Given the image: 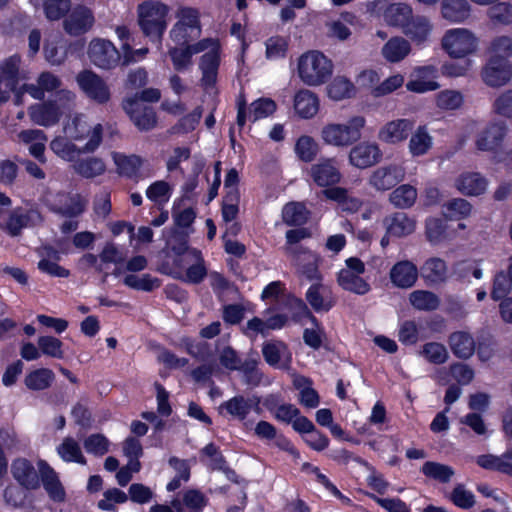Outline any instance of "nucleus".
<instances>
[{
  "instance_id": "1",
  "label": "nucleus",
  "mask_w": 512,
  "mask_h": 512,
  "mask_svg": "<svg viewBox=\"0 0 512 512\" xmlns=\"http://www.w3.org/2000/svg\"><path fill=\"white\" fill-rule=\"evenodd\" d=\"M170 8L159 0H146L138 5V25L143 34L152 41L161 42L167 29Z\"/></svg>"
},
{
  "instance_id": "2",
  "label": "nucleus",
  "mask_w": 512,
  "mask_h": 512,
  "mask_svg": "<svg viewBox=\"0 0 512 512\" xmlns=\"http://www.w3.org/2000/svg\"><path fill=\"white\" fill-rule=\"evenodd\" d=\"M365 122L364 117L354 116L344 124L328 123L322 127L320 137L326 145L347 148L360 140Z\"/></svg>"
},
{
  "instance_id": "3",
  "label": "nucleus",
  "mask_w": 512,
  "mask_h": 512,
  "mask_svg": "<svg viewBox=\"0 0 512 512\" xmlns=\"http://www.w3.org/2000/svg\"><path fill=\"white\" fill-rule=\"evenodd\" d=\"M176 22L169 36L176 44H188L201 36L200 11L190 6H179L175 12Z\"/></svg>"
},
{
  "instance_id": "4",
  "label": "nucleus",
  "mask_w": 512,
  "mask_h": 512,
  "mask_svg": "<svg viewBox=\"0 0 512 512\" xmlns=\"http://www.w3.org/2000/svg\"><path fill=\"white\" fill-rule=\"evenodd\" d=\"M333 65L321 52L309 51L298 60V74L309 86H318L331 76Z\"/></svg>"
},
{
  "instance_id": "5",
  "label": "nucleus",
  "mask_w": 512,
  "mask_h": 512,
  "mask_svg": "<svg viewBox=\"0 0 512 512\" xmlns=\"http://www.w3.org/2000/svg\"><path fill=\"white\" fill-rule=\"evenodd\" d=\"M103 127L101 124H96L93 127L92 134L88 142L78 147L73 143V139L64 136H58L50 142L51 150L61 159L72 162L81 155L87 153H93L98 149L102 142Z\"/></svg>"
},
{
  "instance_id": "6",
  "label": "nucleus",
  "mask_w": 512,
  "mask_h": 512,
  "mask_svg": "<svg viewBox=\"0 0 512 512\" xmlns=\"http://www.w3.org/2000/svg\"><path fill=\"white\" fill-rule=\"evenodd\" d=\"M442 48L452 58H464L476 52L478 38L466 28H453L445 32Z\"/></svg>"
},
{
  "instance_id": "7",
  "label": "nucleus",
  "mask_w": 512,
  "mask_h": 512,
  "mask_svg": "<svg viewBox=\"0 0 512 512\" xmlns=\"http://www.w3.org/2000/svg\"><path fill=\"white\" fill-rule=\"evenodd\" d=\"M285 254L291 259L299 276L309 281H321L322 275L319 271L321 257L306 247L285 248Z\"/></svg>"
},
{
  "instance_id": "8",
  "label": "nucleus",
  "mask_w": 512,
  "mask_h": 512,
  "mask_svg": "<svg viewBox=\"0 0 512 512\" xmlns=\"http://www.w3.org/2000/svg\"><path fill=\"white\" fill-rule=\"evenodd\" d=\"M173 250L178 254H183L179 260L175 261L179 267H182L180 262L189 265L185 274L177 272L174 274V277L191 284L201 283L207 275V269L201 252L197 249H189L184 244L177 250L176 248H173Z\"/></svg>"
},
{
  "instance_id": "9",
  "label": "nucleus",
  "mask_w": 512,
  "mask_h": 512,
  "mask_svg": "<svg viewBox=\"0 0 512 512\" xmlns=\"http://www.w3.org/2000/svg\"><path fill=\"white\" fill-rule=\"evenodd\" d=\"M405 176V166L392 162L373 170L368 178V184L376 191L385 192L402 182Z\"/></svg>"
},
{
  "instance_id": "10",
  "label": "nucleus",
  "mask_w": 512,
  "mask_h": 512,
  "mask_svg": "<svg viewBox=\"0 0 512 512\" xmlns=\"http://www.w3.org/2000/svg\"><path fill=\"white\" fill-rule=\"evenodd\" d=\"M90 61L100 69H113L120 62L121 55L114 44L106 39L94 38L88 46Z\"/></svg>"
},
{
  "instance_id": "11",
  "label": "nucleus",
  "mask_w": 512,
  "mask_h": 512,
  "mask_svg": "<svg viewBox=\"0 0 512 512\" xmlns=\"http://www.w3.org/2000/svg\"><path fill=\"white\" fill-rule=\"evenodd\" d=\"M122 107L140 131H149L156 127V112L152 107L140 102L138 96L126 98L122 102Z\"/></svg>"
},
{
  "instance_id": "12",
  "label": "nucleus",
  "mask_w": 512,
  "mask_h": 512,
  "mask_svg": "<svg viewBox=\"0 0 512 512\" xmlns=\"http://www.w3.org/2000/svg\"><path fill=\"white\" fill-rule=\"evenodd\" d=\"M47 205L51 211L67 218L81 215L86 207L85 200L78 194L58 192L47 197Z\"/></svg>"
},
{
  "instance_id": "13",
  "label": "nucleus",
  "mask_w": 512,
  "mask_h": 512,
  "mask_svg": "<svg viewBox=\"0 0 512 512\" xmlns=\"http://www.w3.org/2000/svg\"><path fill=\"white\" fill-rule=\"evenodd\" d=\"M76 81L88 98L99 104L109 101L110 89L106 82L95 72L83 70L77 74Z\"/></svg>"
},
{
  "instance_id": "14",
  "label": "nucleus",
  "mask_w": 512,
  "mask_h": 512,
  "mask_svg": "<svg viewBox=\"0 0 512 512\" xmlns=\"http://www.w3.org/2000/svg\"><path fill=\"white\" fill-rule=\"evenodd\" d=\"M42 215L36 209H24L21 207L13 209L6 222L0 225L11 237L21 235L24 228L33 227L42 222Z\"/></svg>"
},
{
  "instance_id": "15",
  "label": "nucleus",
  "mask_w": 512,
  "mask_h": 512,
  "mask_svg": "<svg viewBox=\"0 0 512 512\" xmlns=\"http://www.w3.org/2000/svg\"><path fill=\"white\" fill-rule=\"evenodd\" d=\"M95 24L93 11L84 5H76L63 20V29L70 36L88 33Z\"/></svg>"
},
{
  "instance_id": "16",
  "label": "nucleus",
  "mask_w": 512,
  "mask_h": 512,
  "mask_svg": "<svg viewBox=\"0 0 512 512\" xmlns=\"http://www.w3.org/2000/svg\"><path fill=\"white\" fill-rule=\"evenodd\" d=\"M382 151L377 143L363 141L353 146L348 155L349 164L358 169H366L379 163Z\"/></svg>"
},
{
  "instance_id": "17",
  "label": "nucleus",
  "mask_w": 512,
  "mask_h": 512,
  "mask_svg": "<svg viewBox=\"0 0 512 512\" xmlns=\"http://www.w3.org/2000/svg\"><path fill=\"white\" fill-rule=\"evenodd\" d=\"M483 82L493 88L506 85L512 78V66L509 60L488 59L481 71Z\"/></svg>"
},
{
  "instance_id": "18",
  "label": "nucleus",
  "mask_w": 512,
  "mask_h": 512,
  "mask_svg": "<svg viewBox=\"0 0 512 512\" xmlns=\"http://www.w3.org/2000/svg\"><path fill=\"white\" fill-rule=\"evenodd\" d=\"M506 133L504 122H491L477 134L475 145L480 151L494 152L501 146Z\"/></svg>"
},
{
  "instance_id": "19",
  "label": "nucleus",
  "mask_w": 512,
  "mask_h": 512,
  "mask_svg": "<svg viewBox=\"0 0 512 512\" xmlns=\"http://www.w3.org/2000/svg\"><path fill=\"white\" fill-rule=\"evenodd\" d=\"M20 58L12 56L0 65V106L10 99L19 83Z\"/></svg>"
},
{
  "instance_id": "20",
  "label": "nucleus",
  "mask_w": 512,
  "mask_h": 512,
  "mask_svg": "<svg viewBox=\"0 0 512 512\" xmlns=\"http://www.w3.org/2000/svg\"><path fill=\"white\" fill-rule=\"evenodd\" d=\"M37 465L42 485L49 498L54 502H64L66 491L57 472L44 460H39Z\"/></svg>"
},
{
  "instance_id": "21",
  "label": "nucleus",
  "mask_w": 512,
  "mask_h": 512,
  "mask_svg": "<svg viewBox=\"0 0 512 512\" xmlns=\"http://www.w3.org/2000/svg\"><path fill=\"white\" fill-rule=\"evenodd\" d=\"M30 120L39 126L50 127L57 124L63 115L61 108L53 101L36 103L28 108Z\"/></svg>"
},
{
  "instance_id": "22",
  "label": "nucleus",
  "mask_w": 512,
  "mask_h": 512,
  "mask_svg": "<svg viewBox=\"0 0 512 512\" xmlns=\"http://www.w3.org/2000/svg\"><path fill=\"white\" fill-rule=\"evenodd\" d=\"M310 175L320 187L334 185L341 180V173L334 158H324L312 165Z\"/></svg>"
},
{
  "instance_id": "23",
  "label": "nucleus",
  "mask_w": 512,
  "mask_h": 512,
  "mask_svg": "<svg viewBox=\"0 0 512 512\" xmlns=\"http://www.w3.org/2000/svg\"><path fill=\"white\" fill-rule=\"evenodd\" d=\"M414 127L409 119H397L386 123L378 132V139L388 144H398L408 138Z\"/></svg>"
},
{
  "instance_id": "24",
  "label": "nucleus",
  "mask_w": 512,
  "mask_h": 512,
  "mask_svg": "<svg viewBox=\"0 0 512 512\" xmlns=\"http://www.w3.org/2000/svg\"><path fill=\"white\" fill-rule=\"evenodd\" d=\"M11 472L15 480L26 489L34 490L40 486L39 473L33 464L25 458L14 460Z\"/></svg>"
},
{
  "instance_id": "25",
  "label": "nucleus",
  "mask_w": 512,
  "mask_h": 512,
  "mask_svg": "<svg viewBox=\"0 0 512 512\" xmlns=\"http://www.w3.org/2000/svg\"><path fill=\"white\" fill-rule=\"evenodd\" d=\"M220 65L219 53L216 48L201 56L199 62V69L201 70L202 77L200 85L204 90L208 91L214 88L217 82L218 69Z\"/></svg>"
},
{
  "instance_id": "26",
  "label": "nucleus",
  "mask_w": 512,
  "mask_h": 512,
  "mask_svg": "<svg viewBox=\"0 0 512 512\" xmlns=\"http://www.w3.org/2000/svg\"><path fill=\"white\" fill-rule=\"evenodd\" d=\"M260 400L257 397H244L237 395L223 402L220 406L229 415L238 420H244L252 410H259Z\"/></svg>"
},
{
  "instance_id": "27",
  "label": "nucleus",
  "mask_w": 512,
  "mask_h": 512,
  "mask_svg": "<svg viewBox=\"0 0 512 512\" xmlns=\"http://www.w3.org/2000/svg\"><path fill=\"white\" fill-rule=\"evenodd\" d=\"M488 182L478 172H464L455 180L456 189L466 196H478L487 189Z\"/></svg>"
},
{
  "instance_id": "28",
  "label": "nucleus",
  "mask_w": 512,
  "mask_h": 512,
  "mask_svg": "<svg viewBox=\"0 0 512 512\" xmlns=\"http://www.w3.org/2000/svg\"><path fill=\"white\" fill-rule=\"evenodd\" d=\"M418 278V269L410 261H400L390 270V280L398 288L407 289L414 286Z\"/></svg>"
},
{
  "instance_id": "29",
  "label": "nucleus",
  "mask_w": 512,
  "mask_h": 512,
  "mask_svg": "<svg viewBox=\"0 0 512 512\" xmlns=\"http://www.w3.org/2000/svg\"><path fill=\"white\" fill-rule=\"evenodd\" d=\"M325 196L337 202L343 212L355 213L362 207V200L350 190L342 187H334L324 190Z\"/></svg>"
},
{
  "instance_id": "30",
  "label": "nucleus",
  "mask_w": 512,
  "mask_h": 512,
  "mask_svg": "<svg viewBox=\"0 0 512 512\" xmlns=\"http://www.w3.org/2000/svg\"><path fill=\"white\" fill-rule=\"evenodd\" d=\"M383 225L387 234L404 237L414 232L415 221L403 212H396L384 218Z\"/></svg>"
},
{
  "instance_id": "31",
  "label": "nucleus",
  "mask_w": 512,
  "mask_h": 512,
  "mask_svg": "<svg viewBox=\"0 0 512 512\" xmlns=\"http://www.w3.org/2000/svg\"><path fill=\"white\" fill-rule=\"evenodd\" d=\"M306 300L316 312L328 311L334 304L330 288L321 281H316L309 287Z\"/></svg>"
},
{
  "instance_id": "32",
  "label": "nucleus",
  "mask_w": 512,
  "mask_h": 512,
  "mask_svg": "<svg viewBox=\"0 0 512 512\" xmlns=\"http://www.w3.org/2000/svg\"><path fill=\"white\" fill-rule=\"evenodd\" d=\"M476 463L483 469L512 476V450L506 451L501 456L493 454L480 455L476 458Z\"/></svg>"
},
{
  "instance_id": "33",
  "label": "nucleus",
  "mask_w": 512,
  "mask_h": 512,
  "mask_svg": "<svg viewBox=\"0 0 512 512\" xmlns=\"http://www.w3.org/2000/svg\"><path fill=\"white\" fill-rule=\"evenodd\" d=\"M112 159L116 165L117 173L130 179L138 177L139 169L145 162V160L138 155H125L118 152L112 154Z\"/></svg>"
},
{
  "instance_id": "34",
  "label": "nucleus",
  "mask_w": 512,
  "mask_h": 512,
  "mask_svg": "<svg viewBox=\"0 0 512 512\" xmlns=\"http://www.w3.org/2000/svg\"><path fill=\"white\" fill-rule=\"evenodd\" d=\"M448 343L453 354L460 359H469L475 352V340L468 332L452 333Z\"/></svg>"
},
{
  "instance_id": "35",
  "label": "nucleus",
  "mask_w": 512,
  "mask_h": 512,
  "mask_svg": "<svg viewBox=\"0 0 512 512\" xmlns=\"http://www.w3.org/2000/svg\"><path fill=\"white\" fill-rule=\"evenodd\" d=\"M471 6L466 0H442L441 15L456 23L465 21L470 15Z\"/></svg>"
},
{
  "instance_id": "36",
  "label": "nucleus",
  "mask_w": 512,
  "mask_h": 512,
  "mask_svg": "<svg viewBox=\"0 0 512 512\" xmlns=\"http://www.w3.org/2000/svg\"><path fill=\"white\" fill-rule=\"evenodd\" d=\"M72 167L75 173L86 179L99 177L106 171L103 159L95 156L79 159L74 162Z\"/></svg>"
},
{
  "instance_id": "37",
  "label": "nucleus",
  "mask_w": 512,
  "mask_h": 512,
  "mask_svg": "<svg viewBox=\"0 0 512 512\" xmlns=\"http://www.w3.org/2000/svg\"><path fill=\"white\" fill-rule=\"evenodd\" d=\"M319 108L316 95L307 89L300 90L294 97V109L302 118L313 117Z\"/></svg>"
},
{
  "instance_id": "38",
  "label": "nucleus",
  "mask_w": 512,
  "mask_h": 512,
  "mask_svg": "<svg viewBox=\"0 0 512 512\" xmlns=\"http://www.w3.org/2000/svg\"><path fill=\"white\" fill-rule=\"evenodd\" d=\"M412 17V8L406 3L390 4L384 12L385 21L391 26L401 27L402 30L406 27Z\"/></svg>"
},
{
  "instance_id": "39",
  "label": "nucleus",
  "mask_w": 512,
  "mask_h": 512,
  "mask_svg": "<svg viewBox=\"0 0 512 512\" xmlns=\"http://www.w3.org/2000/svg\"><path fill=\"white\" fill-rule=\"evenodd\" d=\"M408 149L413 157H419L427 154L433 146V138L428 133L425 126H419L414 132H411Z\"/></svg>"
},
{
  "instance_id": "40",
  "label": "nucleus",
  "mask_w": 512,
  "mask_h": 512,
  "mask_svg": "<svg viewBox=\"0 0 512 512\" xmlns=\"http://www.w3.org/2000/svg\"><path fill=\"white\" fill-rule=\"evenodd\" d=\"M432 30V25L428 18L424 16H413L403 32L412 41L422 43L427 40Z\"/></svg>"
},
{
  "instance_id": "41",
  "label": "nucleus",
  "mask_w": 512,
  "mask_h": 512,
  "mask_svg": "<svg viewBox=\"0 0 512 512\" xmlns=\"http://www.w3.org/2000/svg\"><path fill=\"white\" fill-rule=\"evenodd\" d=\"M410 43L402 37L391 38L383 47V57L392 63L399 62L410 53Z\"/></svg>"
},
{
  "instance_id": "42",
  "label": "nucleus",
  "mask_w": 512,
  "mask_h": 512,
  "mask_svg": "<svg viewBox=\"0 0 512 512\" xmlns=\"http://www.w3.org/2000/svg\"><path fill=\"white\" fill-rule=\"evenodd\" d=\"M55 379L51 369L39 368L25 376L24 384L29 390L41 391L49 388Z\"/></svg>"
},
{
  "instance_id": "43",
  "label": "nucleus",
  "mask_w": 512,
  "mask_h": 512,
  "mask_svg": "<svg viewBox=\"0 0 512 512\" xmlns=\"http://www.w3.org/2000/svg\"><path fill=\"white\" fill-rule=\"evenodd\" d=\"M92 130L93 128L91 129L82 115L72 117L63 127L64 135L74 141H82L86 137L90 138Z\"/></svg>"
},
{
  "instance_id": "44",
  "label": "nucleus",
  "mask_w": 512,
  "mask_h": 512,
  "mask_svg": "<svg viewBox=\"0 0 512 512\" xmlns=\"http://www.w3.org/2000/svg\"><path fill=\"white\" fill-rule=\"evenodd\" d=\"M338 283L343 289L359 295H364L370 290L369 284L351 270H341L338 274Z\"/></svg>"
},
{
  "instance_id": "45",
  "label": "nucleus",
  "mask_w": 512,
  "mask_h": 512,
  "mask_svg": "<svg viewBox=\"0 0 512 512\" xmlns=\"http://www.w3.org/2000/svg\"><path fill=\"white\" fill-rule=\"evenodd\" d=\"M488 59L508 60L512 56V38L501 35L493 38L487 47Z\"/></svg>"
},
{
  "instance_id": "46",
  "label": "nucleus",
  "mask_w": 512,
  "mask_h": 512,
  "mask_svg": "<svg viewBox=\"0 0 512 512\" xmlns=\"http://www.w3.org/2000/svg\"><path fill=\"white\" fill-rule=\"evenodd\" d=\"M57 452L65 462H76L81 465L87 463L79 443L72 437L64 438L62 443L57 447Z\"/></svg>"
},
{
  "instance_id": "47",
  "label": "nucleus",
  "mask_w": 512,
  "mask_h": 512,
  "mask_svg": "<svg viewBox=\"0 0 512 512\" xmlns=\"http://www.w3.org/2000/svg\"><path fill=\"white\" fill-rule=\"evenodd\" d=\"M423 277L431 283H440L447 278V266L441 258H430L425 261L422 268Z\"/></svg>"
},
{
  "instance_id": "48",
  "label": "nucleus",
  "mask_w": 512,
  "mask_h": 512,
  "mask_svg": "<svg viewBox=\"0 0 512 512\" xmlns=\"http://www.w3.org/2000/svg\"><path fill=\"white\" fill-rule=\"evenodd\" d=\"M472 213V205L463 198H454L443 204V215L450 220L468 218Z\"/></svg>"
},
{
  "instance_id": "49",
  "label": "nucleus",
  "mask_w": 512,
  "mask_h": 512,
  "mask_svg": "<svg viewBox=\"0 0 512 512\" xmlns=\"http://www.w3.org/2000/svg\"><path fill=\"white\" fill-rule=\"evenodd\" d=\"M421 472L430 479L440 483H448L455 475L454 469L446 464L434 461H427L423 464Z\"/></svg>"
},
{
  "instance_id": "50",
  "label": "nucleus",
  "mask_w": 512,
  "mask_h": 512,
  "mask_svg": "<svg viewBox=\"0 0 512 512\" xmlns=\"http://www.w3.org/2000/svg\"><path fill=\"white\" fill-rule=\"evenodd\" d=\"M410 304L420 311H433L440 305L439 297L427 290H416L409 295Z\"/></svg>"
},
{
  "instance_id": "51",
  "label": "nucleus",
  "mask_w": 512,
  "mask_h": 512,
  "mask_svg": "<svg viewBox=\"0 0 512 512\" xmlns=\"http://www.w3.org/2000/svg\"><path fill=\"white\" fill-rule=\"evenodd\" d=\"M417 199V190L412 185L403 184L397 187L389 196L390 202L398 208H410Z\"/></svg>"
},
{
  "instance_id": "52",
  "label": "nucleus",
  "mask_w": 512,
  "mask_h": 512,
  "mask_svg": "<svg viewBox=\"0 0 512 512\" xmlns=\"http://www.w3.org/2000/svg\"><path fill=\"white\" fill-rule=\"evenodd\" d=\"M262 354L265 361L271 366L279 364L283 358L286 361L290 360V353L288 352L287 346L281 341L264 343Z\"/></svg>"
},
{
  "instance_id": "53",
  "label": "nucleus",
  "mask_w": 512,
  "mask_h": 512,
  "mask_svg": "<svg viewBox=\"0 0 512 512\" xmlns=\"http://www.w3.org/2000/svg\"><path fill=\"white\" fill-rule=\"evenodd\" d=\"M282 219L287 225L299 226L307 221L308 213L303 204L291 202L283 207Z\"/></svg>"
},
{
  "instance_id": "54",
  "label": "nucleus",
  "mask_w": 512,
  "mask_h": 512,
  "mask_svg": "<svg viewBox=\"0 0 512 512\" xmlns=\"http://www.w3.org/2000/svg\"><path fill=\"white\" fill-rule=\"evenodd\" d=\"M171 194L172 186L164 180L155 181L146 189L147 198L158 205L167 203Z\"/></svg>"
},
{
  "instance_id": "55",
  "label": "nucleus",
  "mask_w": 512,
  "mask_h": 512,
  "mask_svg": "<svg viewBox=\"0 0 512 512\" xmlns=\"http://www.w3.org/2000/svg\"><path fill=\"white\" fill-rule=\"evenodd\" d=\"M319 152L318 143L310 136H301L295 144V153L300 160L311 162Z\"/></svg>"
},
{
  "instance_id": "56",
  "label": "nucleus",
  "mask_w": 512,
  "mask_h": 512,
  "mask_svg": "<svg viewBox=\"0 0 512 512\" xmlns=\"http://www.w3.org/2000/svg\"><path fill=\"white\" fill-rule=\"evenodd\" d=\"M87 453L101 457L109 451L110 442L103 434H91L83 441Z\"/></svg>"
},
{
  "instance_id": "57",
  "label": "nucleus",
  "mask_w": 512,
  "mask_h": 512,
  "mask_svg": "<svg viewBox=\"0 0 512 512\" xmlns=\"http://www.w3.org/2000/svg\"><path fill=\"white\" fill-rule=\"evenodd\" d=\"M123 282L126 286L142 291H152L160 286V282L157 278L152 277L150 274H143L141 277L134 274L125 276Z\"/></svg>"
},
{
  "instance_id": "58",
  "label": "nucleus",
  "mask_w": 512,
  "mask_h": 512,
  "mask_svg": "<svg viewBox=\"0 0 512 512\" xmlns=\"http://www.w3.org/2000/svg\"><path fill=\"white\" fill-rule=\"evenodd\" d=\"M276 110V103L270 98H260L251 103L249 119L253 122L268 117Z\"/></svg>"
},
{
  "instance_id": "59",
  "label": "nucleus",
  "mask_w": 512,
  "mask_h": 512,
  "mask_svg": "<svg viewBox=\"0 0 512 512\" xmlns=\"http://www.w3.org/2000/svg\"><path fill=\"white\" fill-rule=\"evenodd\" d=\"M42 2L45 16L51 21L61 19L71 7V0H42Z\"/></svg>"
},
{
  "instance_id": "60",
  "label": "nucleus",
  "mask_w": 512,
  "mask_h": 512,
  "mask_svg": "<svg viewBox=\"0 0 512 512\" xmlns=\"http://www.w3.org/2000/svg\"><path fill=\"white\" fill-rule=\"evenodd\" d=\"M421 354L430 363L437 365L445 363L449 358V354L446 347L438 342L426 343L422 348Z\"/></svg>"
},
{
  "instance_id": "61",
  "label": "nucleus",
  "mask_w": 512,
  "mask_h": 512,
  "mask_svg": "<svg viewBox=\"0 0 512 512\" xmlns=\"http://www.w3.org/2000/svg\"><path fill=\"white\" fill-rule=\"evenodd\" d=\"M353 84L345 77L338 76L328 86V95L334 100H342L353 93Z\"/></svg>"
},
{
  "instance_id": "62",
  "label": "nucleus",
  "mask_w": 512,
  "mask_h": 512,
  "mask_svg": "<svg viewBox=\"0 0 512 512\" xmlns=\"http://www.w3.org/2000/svg\"><path fill=\"white\" fill-rule=\"evenodd\" d=\"M38 347L40 351L47 356L56 358V359H62L64 356L63 350H62V342L52 336H41L38 338L37 341Z\"/></svg>"
},
{
  "instance_id": "63",
  "label": "nucleus",
  "mask_w": 512,
  "mask_h": 512,
  "mask_svg": "<svg viewBox=\"0 0 512 512\" xmlns=\"http://www.w3.org/2000/svg\"><path fill=\"white\" fill-rule=\"evenodd\" d=\"M512 282L508 277V273L504 271L498 272L493 280L491 298L495 301L505 299L511 291Z\"/></svg>"
},
{
  "instance_id": "64",
  "label": "nucleus",
  "mask_w": 512,
  "mask_h": 512,
  "mask_svg": "<svg viewBox=\"0 0 512 512\" xmlns=\"http://www.w3.org/2000/svg\"><path fill=\"white\" fill-rule=\"evenodd\" d=\"M488 16L494 23L508 25L512 23V6L507 3H498L488 10Z\"/></svg>"
}]
</instances>
